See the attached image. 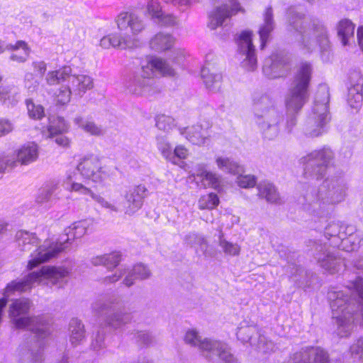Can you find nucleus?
<instances>
[{"mask_svg": "<svg viewBox=\"0 0 363 363\" xmlns=\"http://www.w3.org/2000/svg\"><path fill=\"white\" fill-rule=\"evenodd\" d=\"M328 299L338 336L347 337L352 330L355 320L363 323L362 278H356L342 289L330 288Z\"/></svg>", "mask_w": 363, "mask_h": 363, "instance_id": "nucleus-1", "label": "nucleus"}, {"mask_svg": "<svg viewBox=\"0 0 363 363\" xmlns=\"http://www.w3.org/2000/svg\"><path fill=\"white\" fill-rule=\"evenodd\" d=\"M348 186L342 176H333L323 181L318 189H312L300 200L304 211L322 217L331 206L343 201L347 196Z\"/></svg>", "mask_w": 363, "mask_h": 363, "instance_id": "nucleus-2", "label": "nucleus"}, {"mask_svg": "<svg viewBox=\"0 0 363 363\" xmlns=\"http://www.w3.org/2000/svg\"><path fill=\"white\" fill-rule=\"evenodd\" d=\"M289 22L297 33L296 40L299 48L306 53L316 50L327 51L330 48L328 30L317 18H308L290 9Z\"/></svg>", "mask_w": 363, "mask_h": 363, "instance_id": "nucleus-3", "label": "nucleus"}, {"mask_svg": "<svg viewBox=\"0 0 363 363\" xmlns=\"http://www.w3.org/2000/svg\"><path fill=\"white\" fill-rule=\"evenodd\" d=\"M157 73L163 76H174L175 71L165 60L152 57L130 78L127 83L128 90L135 95H153L159 91L155 80Z\"/></svg>", "mask_w": 363, "mask_h": 363, "instance_id": "nucleus-4", "label": "nucleus"}, {"mask_svg": "<svg viewBox=\"0 0 363 363\" xmlns=\"http://www.w3.org/2000/svg\"><path fill=\"white\" fill-rule=\"evenodd\" d=\"M311 74V65L306 62L302 63L297 71L286 101L289 115L286 120V128L289 132L296 124V118L294 113L298 111L308 99V86Z\"/></svg>", "mask_w": 363, "mask_h": 363, "instance_id": "nucleus-5", "label": "nucleus"}, {"mask_svg": "<svg viewBox=\"0 0 363 363\" xmlns=\"http://www.w3.org/2000/svg\"><path fill=\"white\" fill-rule=\"evenodd\" d=\"M15 239L18 250L29 253L30 259L27 264L29 270L50 260L57 254L54 242L46 240L43 244L39 245V240L35 233L19 230L16 233Z\"/></svg>", "mask_w": 363, "mask_h": 363, "instance_id": "nucleus-6", "label": "nucleus"}, {"mask_svg": "<svg viewBox=\"0 0 363 363\" xmlns=\"http://www.w3.org/2000/svg\"><path fill=\"white\" fill-rule=\"evenodd\" d=\"M256 123L264 140H273L279 135L282 116L274 107L272 100L267 95L254 98Z\"/></svg>", "mask_w": 363, "mask_h": 363, "instance_id": "nucleus-7", "label": "nucleus"}, {"mask_svg": "<svg viewBox=\"0 0 363 363\" xmlns=\"http://www.w3.org/2000/svg\"><path fill=\"white\" fill-rule=\"evenodd\" d=\"M30 306L28 298L16 299L10 306L9 315L16 328L29 330L38 337L44 338L50 333L49 323L43 316H25Z\"/></svg>", "mask_w": 363, "mask_h": 363, "instance_id": "nucleus-8", "label": "nucleus"}, {"mask_svg": "<svg viewBox=\"0 0 363 363\" xmlns=\"http://www.w3.org/2000/svg\"><path fill=\"white\" fill-rule=\"evenodd\" d=\"M186 343L198 347L202 356L213 363H238L224 342L208 338L201 339L197 332L189 330L184 337Z\"/></svg>", "mask_w": 363, "mask_h": 363, "instance_id": "nucleus-9", "label": "nucleus"}, {"mask_svg": "<svg viewBox=\"0 0 363 363\" xmlns=\"http://www.w3.org/2000/svg\"><path fill=\"white\" fill-rule=\"evenodd\" d=\"M329 90L326 85H320L317 91L312 112L306 121V134L318 137L325 131L326 125L330 120L329 112Z\"/></svg>", "mask_w": 363, "mask_h": 363, "instance_id": "nucleus-10", "label": "nucleus"}, {"mask_svg": "<svg viewBox=\"0 0 363 363\" xmlns=\"http://www.w3.org/2000/svg\"><path fill=\"white\" fill-rule=\"evenodd\" d=\"M39 155L38 145L34 142H28L21 145L16 152L6 151L0 160V177L11 172L18 163L28 165L37 160Z\"/></svg>", "mask_w": 363, "mask_h": 363, "instance_id": "nucleus-11", "label": "nucleus"}, {"mask_svg": "<svg viewBox=\"0 0 363 363\" xmlns=\"http://www.w3.org/2000/svg\"><path fill=\"white\" fill-rule=\"evenodd\" d=\"M77 170L85 182L102 184L110 177L109 169L103 165L95 155H87L80 158Z\"/></svg>", "mask_w": 363, "mask_h": 363, "instance_id": "nucleus-12", "label": "nucleus"}, {"mask_svg": "<svg viewBox=\"0 0 363 363\" xmlns=\"http://www.w3.org/2000/svg\"><path fill=\"white\" fill-rule=\"evenodd\" d=\"M334 159L333 151L329 147L325 146L303 157L301 162L305 165L306 173L313 174L317 179H320L325 176Z\"/></svg>", "mask_w": 363, "mask_h": 363, "instance_id": "nucleus-13", "label": "nucleus"}, {"mask_svg": "<svg viewBox=\"0 0 363 363\" xmlns=\"http://www.w3.org/2000/svg\"><path fill=\"white\" fill-rule=\"evenodd\" d=\"M93 87L94 80L90 76L72 73L69 83L66 86L58 89L55 93V98L57 103L65 105L70 101L72 94L82 96Z\"/></svg>", "mask_w": 363, "mask_h": 363, "instance_id": "nucleus-14", "label": "nucleus"}, {"mask_svg": "<svg viewBox=\"0 0 363 363\" xmlns=\"http://www.w3.org/2000/svg\"><path fill=\"white\" fill-rule=\"evenodd\" d=\"M115 22L120 31L123 33L122 39L129 37L133 40V48L137 46L136 37L145 28V23L143 18L134 12L122 11L116 18Z\"/></svg>", "mask_w": 363, "mask_h": 363, "instance_id": "nucleus-15", "label": "nucleus"}, {"mask_svg": "<svg viewBox=\"0 0 363 363\" xmlns=\"http://www.w3.org/2000/svg\"><path fill=\"white\" fill-rule=\"evenodd\" d=\"M314 251L318 264L328 273L335 274L344 268V260L327 243H315Z\"/></svg>", "mask_w": 363, "mask_h": 363, "instance_id": "nucleus-16", "label": "nucleus"}, {"mask_svg": "<svg viewBox=\"0 0 363 363\" xmlns=\"http://www.w3.org/2000/svg\"><path fill=\"white\" fill-rule=\"evenodd\" d=\"M252 31L243 30L236 39L238 52L241 57V66L247 71H254L257 67L255 49L252 44Z\"/></svg>", "mask_w": 363, "mask_h": 363, "instance_id": "nucleus-17", "label": "nucleus"}, {"mask_svg": "<svg viewBox=\"0 0 363 363\" xmlns=\"http://www.w3.org/2000/svg\"><path fill=\"white\" fill-rule=\"evenodd\" d=\"M64 185L65 188L70 191H75L82 195H89L96 203L109 213H118L120 211V207L116 199H106L96 194L82 184L72 182L71 177L67 178V181L65 182Z\"/></svg>", "mask_w": 363, "mask_h": 363, "instance_id": "nucleus-18", "label": "nucleus"}, {"mask_svg": "<svg viewBox=\"0 0 363 363\" xmlns=\"http://www.w3.org/2000/svg\"><path fill=\"white\" fill-rule=\"evenodd\" d=\"M242 11L240 4L236 0H226L220 6H216L208 15V26L215 30L222 26L226 20Z\"/></svg>", "mask_w": 363, "mask_h": 363, "instance_id": "nucleus-19", "label": "nucleus"}, {"mask_svg": "<svg viewBox=\"0 0 363 363\" xmlns=\"http://www.w3.org/2000/svg\"><path fill=\"white\" fill-rule=\"evenodd\" d=\"M93 221L89 219L77 221L66 228L64 234L60 235L58 242L54 243L57 253L66 249L74 239L83 237L92 226Z\"/></svg>", "mask_w": 363, "mask_h": 363, "instance_id": "nucleus-20", "label": "nucleus"}, {"mask_svg": "<svg viewBox=\"0 0 363 363\" xmlns=\"http://www.w3.org/2000/svg\"><path fill=\"white\" fill-rule=\"evenodd\" d=\"M329 355L323 348L307 347L294 352L283 363H328Z\"/></svg>", "mask_w": 363, "mask_h": 363, "instance_id": "nucleus-21", "label": "nucleus"}, {"mask_svg": "<svg viewBox=\"0 0 363 363\" xmlns=\"http://www.w3.org/2000/svg\"><path fill=\"white\" fill-rule=\"evenodd\" d=\"M148 195V190L143 184L132 186L125 191L123 197L125 214L133 216L143 206L144 200Z\"/></svg>", "mask_w": 363, "mask_h": 363, "instance_id": "nucleus-22", "label": "nucleus"}, {"mask_svg": "<svg viewBox=\"0 0 363 363\" xmlns=\"http://www.w3.org/2000/svg\"><path fill=\"white\" fill-rule=\"evenodd\" d=\"M211 126L209 121H200L192 126L181 129L180 133L192 144L201 146L209 141Z\"/></svg>", "mask_w": 363, "mask_h": 363, "instance_id": "nucleus-23", "label": "nucleus"}, {"mask_svg": "<svg viewBox=\"0 0 363 363\" xmlns=\"http://www.w3.org/2000/svg\"><path fill=\"white\" fill-rule=\"evenodd\" d=\"M7 51L10 52L9 60L18 64L28 61L31 53V48L24 40H17L15 43H8Z\"/></svg>", "mask_w": 363, "mask_h": 363, "instance_id": "nucleus-24", "label": "nucleus"}, {"mask_svg": "<svg viewBox=\"0 0 363 363\" xmlns=\"http://www.w3.org/2000/svg\"><path fill=\"white\" fill-rule=\"evenodd\" d=\"M345 233L340 235V244L335 242V245L347 252L357 250L362 241L361 233L356 231L352 225L346 226Z\"/></svg>", "mask_w": 363, "mask_h": 363, "instance_id": "nucleus-25", "label": "nucleus"}, {"mask_svg": "<svg viewBox=\"0 0 363 363\" xmlns=\"http://www.w3.org/2000/svg\"><path fill=\"white\" fill-rule=\"evenodd\" d=\"M72 72V67L65 65L57 69L48 72L45 77V81L48 86L60 85V88H62L69 83Z\"/></svg>", "mask_w": 363, "mask_h": 363, "instance_id": "nucleus-26", "label": "nucleus"}, {"mask_svg": "<svg viewBox=\"0 0 363 363\" xmlns=\"http://www.w3.org/2000/svg\"><path fill=\"white\" fill-rule=\"evenodd\" d=\"M201 76L206 88L213 92L218 91L221 86L222 75L211 67L210 65H206L201 70Z\"/></svg>", "mask_w": 363, "mask_h": 363, "instance_id": "nucleus-27", "label": "nucleus"}, {"mask_svg": "<svg viewBox=\"0 0 363 363\" xmlns=\"http://www.w3.org/2000/svg\"><path fill=\"white\" fill-rule=\"evenodd\" d=\"M275 27L273 19L272 9L269 7L264 13L263 23L259 26L258 33L260 38V48L263 50L267 43L270 40L271 35Z\"/></svg>", "mask_w": 363, "mask_h": 363, "instance_id": "nucleus-28", "label": "nucleus"}, {"mask_svg": "<svg viewBox=\"0 0 363 363\" xmlns=\"http://www.w3.org/2000/svg\"><path fill=\"white\" fill-rule=\"evenodd\" d=\"M284 63L278 55H273L266 59L263 65L264 74L269 78H278L284 76Z\"/></svg>", "mask_w": 363, "mask_h": 363, "instance_id": "nucleus-29", "label": "nucleus"}, {"mask_svg": "<svg viewBox=\"0 0 363 363\" xmlns=\"http://www.w3.org/2000/svg\"><path fill=\"white\" fill-rule=\"evenodd\" d=\"M174 44V38L170 34L158 33L150 40V47L157 52L169 50Z\"/></svg>", "mask_w": 363, "mask_h": 363, "instance_id": "nucleus-30", "label": "nucleus"}, {"mask_svg": "<svg viewBox=\"0 0 363 363\" xmlns=\"http://www.w3.org/2000/svg\"><path fill=\"white\" fill-rule=\"evenodd\" d=\"M133 40L129 37L128 39H122L121 35H109L103 37L100 40V46L107 49L110 47L118 48L121 49L133 48Z\"/></svg>", "mask_w": 363, "mask_h": 363, "instance_id": "nucleus-31", "label": "nucleus"}, {"mask_svg": "<svg viewBox=\"0 0 363 363\" xmlns=\"http://www.w3.org/2000/svg\"><path fill=\"white\" fill-rule=\"evenodd\" d=\"M258 196L265 199L272 203H277L280 201V196L275 186L267 181H263L257 184Z\"/></svg>", "mask_w": 363, "mask_h": 363, "instance_id": "nucleus-32", "label": "nucleus"}, {"mask_svg": "<svg viewBox=\"0 0 363 363\" xmlns=\"http://www.w3.org/2000/svg\"><path fill=\"white\" fill-rule=\"evenodd\" d=\"M69 341L74 347L81 345L86 338L84 325L78 319H72L69 323Z\"/></svg>", "mask_w": 363, "mask_h": 363, "instance_id": "nucleus-33", "label": "nucleus"}, {"mask_svg": "<svg viewBox=\"0 0 363 363\" xmlns=\"http://www.w3.org/2000/svg\"><path fill=\"white\" fill-rule=\"evenodd\" d=\"M150 271L146 266L142 264H136L131 270L128 271L123 280V284L129 287L134 284L135 280L146 279L150 277Z\"/></svg>", "mask_w": 363, "mask_h": 363, "instance_id": "nucleus-34", "label": "nucleus"}, {"mask_svg": "<svg viewBox=\"0 0 363 363\" xmlns=\"http://www.w3.org/2000/svg\"><path fill=\"white\" fill-rule=\"evenodd\" d=\"M74 123L79 128L82 129L86 133L93 136H101L104 134V129L92 121H89L83 118L81 116H77L74 119Z\"/></svg>", "mask_w": 363, "mask_h": 363, "instance_id": "nucleus-35", "label": "nucleus"}, {"mask_svg": "<svg viewBox=\"0 0 363 363\" xmlns=\"http://www.w3.org/2000/svg\"><path fill=\"white\" fill-rule=\"evenodd\" d=\"M196 174L203 182H206L208 186L215 189H217L220 186V177L216 173L207 171L203 164L197 165Z\"/></svg>", "mask_w": 363, "mask_h": 363, "instance_id": "nucleus-36", "label": "nucleus"}, {"mask_svg": "<svg viewBox=\"0 0 363 363\" xmlns=\"http://www.w3.org/2000/svg\"><path fill=\"white\" fill-rule=\"evenodd\" d=\"M354 24L349 19H342L339 21L337 30L343 45L349 43V40L354 37Z\"/></svg>", "mask_w": 363, "mask_h": 363, "instance_id": "nucleus-37", "label": "nucleus"}, {"mask_svg": "<svg viewBox=\"0 0 363 363\" xmlns=\"http://www.w3.org/2000/svg\"><path fill=\"white\" fill-rule=\"evenodd\" d=\"M216 163L220 170L226 173L237 174L242 172V167L228 157H218L216 159Z\"/></svg>", "mask_w": 363, "mask_h": 363, "instance_id": "nucleus-38", "label": "nucleus"}, {"mask_svg": "<svg viewBox=\"0 0 363 363\" xmlns=\"http://www.w3.org/2000/svg\"><path fill=\"white\" fill-rule=\"evenodd\" d=\"M130 313L116 312L106 318V324L113 329L121 328L131 321Z\"/></svg>", "mask_w": 363, "mask_h": 363, "instance_id": "nucleus-39", "label": "nucleus"}, {"mask_svg": "<svg viewBox=\"0 0 363 363\" xmlns=\"http://www.w3.org/2000/svg\"><path fill=\"white\" fill-rule=\"evenodd\" d=\"M68 124L61 117L50 118V125L48 128V138H53L55 135L63 134L67 132Z\"/></svg>", "mask_w": 363, "mask_h": 363, "instance_id": "nucleus-40", "label": "nucleus"}, {"mask_svg": "<svg viewBox=\"0 0 363 363\" xmlns=\"http://www.w3.org/2000/svg\"><path fill=\"white\" fill-rule=\"evenodd\" d=\"M257 330L255 325L240 323L238 328L236 335L238 340L242 342H251L252 337L256 335Z\"/></svg>", "mask_w": 363, "mask_h": 363, "instance_id": "nucleus-41", "label": "nucleus"}, {"mask_svg": "<svg viewBox=\"0 0 363 363\" xmlns=\"http://www.w3.org/2000/svg\"><path fill=\"white\" fill-rule=\"evenodd\" d=\"M118 303V299L113 296L106 299H101L96 301L93 305V309L97 313L102 314L104 313L113 311Z\"/></svg>", "mask_w": 363, "mask_h": 363, "instance_id": "nucleus-42", "label": "nucleus"}, {"mask_svg": "<svg viewBox=\"0 0 363 363\" xmlns=\"http://www.w3.org/2000/svg\"><path fill=\"white\" fill-rule=\"evenodd\" d=\"M43 352L40 347H32L22 353L20 363H43Z\"/></svg>", "mask_w": 363, "mask_h": 363, "instance_id": "nucleus-43", "label": "nucleus"}, {"mask_svg": "<svg viewBox=\"0 0 363 363\" xmlns=\"http://www.w3.org/2000/svg\"><path fill=\"white\" fill-rule=\"evenodd\" d=\"M157 147L161 155L167 161H173V150L170 142L167 136L157 137Z\"/></svg>", "mask_w": 363, "mask_h": 363, "instance_id": "nucleus-44", "label": "nucleus"}, {"mask_svg": "<svg viewBox=\"0 0 363 363\" xmlns=\"http://www.w3.org/2000/svg\"><path fill=\"white\" fill-rule=\"evenodd\" d=\"M184 242L191 247L197 249L200 247L202 250L206 245V241L203 236L194 232L187 233L184 238Z\"/></svg>", "mask_w": 363, "mask_h": 363, "instance_id": "nucleus-45", "label": "nucleus"}, {"mask_svg": "<svg viewBox=\"0 0 363 363\" xmlns=\"http://www.w3.org/2000/svg\"><path fill=\"white\" fill-rule=\"evenodd\" d=\"M57 189V184H52L40 189L36 196V202L40 204L50 203Z\"/></svg>", "mask_w": 363, "mask_h": 363, "instance_id": "nucleus-46", "label": "nucleus"}, {"mask_svg": "<svg viewBox=\"0 0 363 363\" xmlns=\"http://www.w3.org/2000/svg\"><path fill=\"white\" fill-rule=\"evenodd\" d=\"M357 89L350 88L348 89L347 101L349 105L354 108L360 107L363 100L362 90L360 89V85L357 84Z\"/></svg>", "mask_w": 363, "mask_h": 363, "instance_id": "nucleus-47", "label": "nucleus"}, {"mask_svg": "<svg viewBox=\"0 0 363 363\" xmlns=\"http://www.w3.org/2000/svg\"><path fill=\"white\" fill-rule=\"evenodd\" d=\"M219 203V199L216 194L211 193L201 196L199 201L200 209H212Z\"/></svg>", "mask_w": 363, "mask_h": 363, "instance_id": "nucleus-48", "label": "nucleus"}, {"mask_svg": "<svg viewBox=\"0 0 363 363\" xmlns=\"http://www.w3.org/2000/svg\"><path fill=\"white\" fill-rule=\"evenodd\" d=\"M219 246L223 252L229 256H238L240 252V246L236 243L228 242L222 236L219 238Z\"/></svg>", "mask_w": 363, "mask_h": 363, "instance_id": "nucleus-49", "label": "nucleus"}, {"mask_svg": "<svg viewBox=\"0 0 363 363\" xmlns=\"http://www.w3.org/2000/svg\"><path fill=\"white\" fill-rule=\"evenodd\" d=\"M345 228L338 223H331L325 228V235L328 238H333L340 240V235L346 234Z\"/></svg>", "mask_w": 363, "mask_h": 363, "instance_id": "nucleus-50", "label": "nucleus"}, {"mask_svg": "<svg viewBox=\"0 0 363 363\" xmlns=\"http://www.w3.org/2000/svg\"><path fill=\"white\" fill-rule=\"evenodd\" d=\"M27 109L28 115L33 119H41L44 116V108L41 105L35 104L32 101L27 100Z\"/></svg>", "mask_w": 363, "mask_h": 363, "instance_id": "nucleus-51", "label": "nucleus"}, {"mask_svg": "<svg viewBox=\"0 0 363 363\" xmlns=\"http://www.w3.org/2000/svg\"><path fill=\"white\" fill-rule=\"evenodd\" d=\"M15 92L8 87H0V104L9 106L13 105L16 99Z\"/></svg>", "mask_w": 363, "mask_h": 363, "instance_id": "nucleus-52", "label": "nucleus"}, {"mask_svg": "<svg viewBox=\"0 0 363 363\" xmlns=\"http://www.w3.org/2000/svg\"><path fill=\"white\" fill-rule=\"evenodd\" d=\"M156 125L160 130L169 131L174 125V119L165 115L159 116L156 120Z\"/></svg>", "mask_w": 363, "mask_h": 363, "instance_id": "nucleus-53", "label": "nucleus"}, {"mask_svg": "<svg viewBox=\"0 0 363 363\" xmlns=\"http://www.w3.org/2000/svg\"><path fill=\"white\" fill-rule=\"evenodd\" d=\"M147 10L148 14L152 18L155 19L156 18L161 17L162 9L158 0H148L147 5Z\"/></svg>", "mask_w": 363, "mask_h": 363, "instance_id": "nucleus-54", "label": "nucleus"}, {"mask_svg": "<svg viewBox=\"0 0 363 363\" xmlns=\"http://www.w3.org/2000/svg\"><path fill=\"white\" fill-rule=\"evenodd\" d=\"M238 185L242 188H251L256 184V178L253 175H240L237 178Z\"/></svg>", "mask_w": 363, "mask_h": 363, "instance_id": "nucleus-55", "label": "nucleus"}, {"mask_svg": "<svg viewBox=\"0 0 363 363\" xmlns=\"http://www.w3.org/2000/svg\"><path fill=\"white\" fill-rule=\"evenodd\" d=\"M121 255L118 252H113L112 253L105 255V266L111 269L116 267L121 262Z\"/></svg>", "mask_w": 363, "mask_h": 363, "instance_id": "nucleus-56", "label": "nucleus"}, {"mask_svg": "<svg viewBox=\"0 0 363 363\" xmlns=\"http://www.w3.org/2000/svg\"><path fill=\"white\" fill-rule=\"evenodd\" d=\"M350 89H356L357 84L360 85V89L363 90V76L358 71H354L351 72L350 75Z\"/></svg>", "mask_w": 363, "mask_h": 363, "instance_id": "nucleus-57", "label": "nucleus"}, {"mask_svg": "<svg viewBox=\"0 0 363 363\" xmlns=\"http://www.w3.org/2000/svg\"><path fill=\"white\" fill-rule=\"evenodd\" d=\"M173 161H170L173 164H177V159L184 160L189 155L188 150L183 145H177L173 150Z\"/></svg>", "mask_w": 363, "mask_h": 363, "instance_id": "nucleus-58", "label": "nucleus"}, {"mask_svg": "<svg viewBox=\"0 0 363 363\" xmlns=\"http://www.w3.org/2000/svg\"><path fill=\"white\" fill-rule=\"evenodd\" d=\"M155 20L157 21L158 23L167 26H174L178 21L176 16L171 14H164L162 12L161 17L156 18Z\"/></svg>", "mask_w": 363, "mask_h": 363, "instance_id": "nucleus-59", "label": "nucleus"}, {"mask_svg": "<svg viewBox=\"0 0 363 363\" xmlns=\"http://www.w3.org/2000/svg\"><path fill=\"white\" fill-rule=\"evenodd\" d=\"M350 352L354 357L363 359V337L359 338L350 347Z\"/></svg>", "mask_w": 363, "mask_h": 363, "instance_id": "nucleus-60", "label": "nucleus"}, {"mask_svg": "<svg viewBox=\"0 0 363 363\" xmlns=\"http://www.w3.org/2000/svg\"><path fill=\"white\" fill-rule=\"evenodd\" d=\"M105 333L104 330H98L94 335L91 346L94 350H99L104 345Z\"/></svg>", "mask_w": 363, "mask_h": 363, "instance_id": "nucleus-61", "label": "nucleus"}, {"mask_svg": "<svg viewBox=\"0 0 363 363\" xmlns=\"http://www.w3.org/2000/svg\"><path fill=\"white\" fill-rule=\"evenodd\" d=\"M13 130V124L8 119L0 118V137L5 136Z\"/></svg>", "mask_w": 363, "mask_h": 363, "instance_id": "nucleus-62", "label": "nucleus"}, {"mask_svg": "<svg viewBox=\"0 0 363 363\" xmlns=\"http://www.w3.org/2000/svg\"><path fill=\"white\" fill-rule=\"evenodd\" d=\"M32 67L35 72L43 75L47 70V64L43 60H36L32 62Z\"/></svg>", "mask_w": 363, "mask_h": 363, "instance_id": "nucleus-63", "label": "nucleus"}, {"mask_svg": "<svg viewBox=\"0 0 363 363\" xmlns=\"http://www.w3.org/2000/svg\"><path fill=\"white\" fill-rule=\"evenodd\" d=\"M137 340L140 344L147 345L151 342V336L147 332L140 331L137 334Z\"/></svg>", "mask_w": 363, "mask_h": 363, "instance_id": "nucleus-64", "label": "nucleus"}]
</instances>
